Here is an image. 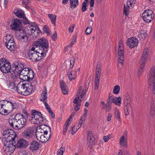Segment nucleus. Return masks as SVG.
Wrapping results in <instances>:
<instances>
[{
    "label": "nucleus",
    "mask_w": 155,
    "mask_h": 155,
    "mask_svg": "<svg viewBox=\"0 0 155 155\" xmlns=\"http://www.w3.org/2000/svg\"><path fill=\"white\" fill-rule=\"evenodd\" d=\"M142 16L145 21L147 23H149L154 18V14L152 10L147 9L143 12Z\"/></svg>",
    "instance_id": "4468645a"
},
{
    "label": "nucleus",
    "mask_w": 155,
    "mask_h": 155,
    "mask_svg": "<svg viewBox=\"0 0 155 155\" xmlns=\"http://www.w3.org/2000/svg\"><path fill=\"white\" fill-rule=\"evenodd\" d=\"M126 99L125 102V105H127L129 107H130V99H129V97L128 96L127 97L126 96V97L125 98V100Z\"/></svg>",
    "instance_id": "8fccbe9b"
},
{
    "label": "nucleus",
    "mask_w": 155,
    "mask_h": 155,
    "mask_svg": "<svg viewBox=\"0 0 155 155\" xmlns=\"http://www.w3.org/2000/svg\"><path fill=\"white\" fill-rule=\"evenodd\" d=\"M28 145V142L24 139H21L17 142V147L18 148L26 147Z\"/></svg>",
    "instance_id": "a878e982"
},
{
    "label": "nucleus",
    "mask_w": 155,
    "mask_h": 155,
    "mask_svg": "<svg viewBox=\"0 0 155 155\" xmlns=\"http://www.w3.org/2000/svg\"><path fill=\"white\" fill-rule=\"evenodd\" d=\"M148 83L151 86L153 92L155 94V67L153 66L151 68L148 78Z\"/></svg>",
    "instance_id": "9d476101"
},
{
    "label": "nucleus",
    "mask_w": 155,
    "mask_h": 155,
    "mask_svg": "<svg viewBox=\"0 0 155 155\" xmlns=\"http://www.w3.org/2000/svg\"><path fill=\"white\" fill-rule=\"evenodd\" d=\"M68 126H64V127L63 128V134L64 135L66 132H67V130L68 129Z\"/></svg>",
    "instance_id": "69168bd1"
},
{
    "label": "nucleus",
    "mask_w": 155,
    "mask_h": 155,
    "mask_svg": "<svg viewBox=\"0 0 155 155\" xmlns=\"http://www.w3.org/2000/svg\"><path fill=\"white\" fill-rule=\"evenodd\" d=\"M147 36V34L145 31L142 30L140 31L138 37L140 40H143L146 38Z\"/></svg>",
    "instance_id": "2f4dec72"
},
{
    "label": "nucleus",
    "mask_w": 155,
    "mask_h": 155,
    "mask_svg": "<svg viewBox=\"0 0 155 155\" xmlns=\"http://www.w3.org/2000/svg\"><path fill=\"white\" fill-rule=\"evenodd\" d=\"M114 116L118 121H120V113L117 108L115 107L114 109Z\"/></svg>",
    "instance_id": "58836bf2"
},
{
    "label": "nucleus",
    "mask_w": 155,
    "mask_h": 155,
    "mask_svg": "<svg viewBox=\"0 0 155 155\" xmlns=\"http://www.w3.org/2000/svg\"><path fill=\"white\" fill-rule=\"evenodd\" d=\"M9 101H0V110H2V108L4 107V106L6 105V104H7V102Z\"/></svg>",
    "instance_id": "09e8293b"
},
{
    "label": "nucleus",
    "mask_w": 155,
    "mask_h": 155,
    "mask_svg": "<svg viewBox=\"0 0 155 155\" xmlns=\"http://www.w3.org/2000/svg\"><path fill=\"white\" fill-rule=\"evenodd\" d=\"M6 105L4 106V107L0 110V113L3 115H7L11 113L13 110L17 107L16 103L14 101H10L7 102Z\"/></svg>",
    "instance_id": "39448f33"
},
{
    "label": "nucleus",
    "mask_w": 155,
    "mask_h": 155,
    "mask_svg": "<svg viewBox=\"0 0 155 155\" xmlns=\"http://www.w3.org/2000/svg\"><path fill=\"white\" fill-rule=\"evenodd\" d=\"M155 114V107L154 106H151L150 111V114L152 117H153Z\"/></svg>",
    "instance_id": "49530a36"
},
{
    "label": "nucleus",
    "mask_w": 155,
    "mask_h": 155,
    "mask_svg": "<svg viewBox=\"0 0 155 155\" xmlns=\"http://www.w3.org/2000/svg\"><path fill=\"white\" fill-rule=\"evenodd\" d=\"M0 69L4 73L9 72L11 69V65L9 62L5 58L0 59Z\"/></svg>",
    "instance_id": "f8f14e48"
},
{
    "label": "nucleus",
    "mask_w": 155,
    "mask_h": 155,
    "mask_svg": "<svg viewBox=\"0 0 155 155\" xmlns=\"http://www.w3.org/2000/svg\"><path fill=\"white\" fill-rule=\"evenodd\" d=\"M87 144L89 145H91V148L92 145L95 144L96 143L95 138L93 135V132L91 131H88L87 133Z\"/></svg>",
    "instance_id": "4be33fe9"
},
{
    "label": "nucleus",
    "mask_w": 155,
    "mask_h": 155,
    "mask_svg": "<svg viewBox=\"0 0 155 155\" xmlns=\"http://www.w3.org/2000/svg\"><path fill=\"white\" fill-rule=\"evenodd\" d=\"M33 70L28 68H24L19 74L20 78L24 81H31L34 77Z\"/></svg>",
    "instance_id": "20e7f679"
},
{
    "label": "nucleus",
    "mask_w": 155,
    "mask_h": 155,
    "mask_svg": "<svg viewBox=\"0 0 155 155\" xmlns=\"http://www.w3.org/2000/svg\"><path fill=\"white\" fill-rule=\"evenodd\" d=\"M112 98H111V99H108L107 101V104H108L109 105H111V104L113 103Z\"/></svg>",
    "instance_id": "338daca9"
},
{
    "label": "nucleus",
    "mask_w": 155,
    "mask_h": 155,
    "mask_svg": "<svg viewBox=\"0 0 155 155\" xmlns=\"http://www.w3.org/2000/svg\"><path fill=\"white\" fill-rule=\"evenodd\" d=\"M5 44L7 48L11 51L14 50L15 48V43L14 40H11Z\"/></svg>",
    "instance_id": "bb28decb"
},
{
    "label": "nucleus",
    "mask_w": 155,
    "mask_h": 155,
    "mask_svg": "<svg viewBox=\"0 0 155 155\" xmlns=\"http://www.w3.org/2000/svg\"><path fill=\"white\" fill-rule=\"evenodd\" d=\"M11 40H14L13 38L12 35H7L3 38V41L5 44L7 43Z\"/></svg>",
    "instance_id": "ea45409f"
},
{
    "label": "nucleus",
    "mask_w": 155,
    "mask_h": 155,
    "mask_svg": "<svg viewBox=\"0 0 155 155\" xmlns=\"http://www.w3.org/2000/svg\"><path fill=\"white\" fill-rule=\"evenodd\" d=\"M64 149L62 148H60L57 152V155H63Z\"/></svg>",
    "instance_id": "4d7b16f0"
},
{
    "label": "nucleus",
    "mask_w": 155,
    "mask_h": 155,
    "mask_svg": "<svg viewBox=\"0 0 155 155\" xmlns=\"http://www.w3.org/2000/svg\"><path fill=\"white\" fill-rule=\"evenodd\" d=\"M83 123V120L82 117H81V119L79 121L78 123V124H76L77 126H80V127L81 126V124Z\"/></svg>",
    "instance_id": "0e129e2a"
},
{
    "label": "nucleus",
    "mask_w": 155,
    "mask_h": 155,
    "mask_svg": "<svg viewBox=\"0 0 155 155\" xmlns=\"http://www.w3.org/2000/svg\"><path fill=\"white\" fill-rule=\"evenodd\" d=\"M34 131L33 127H27L23 133V136L25 138H29L32 137Z\"/></svg>",
    "instance_id": "5701e85b"
},
{
    "label": "nucleus",
    "mask_w": 155,
    "mask_h": 155,
    "mask_svg": "<svg viewBox=\"0 0 155 155\" xmlns=\"http://www.w3.org/2000/svg\"><path fill=\"white\" fill-rule=\"evenodd\" d=\"M60 86L61 89L66 87L65 83L63 82H60Z\"/></svg>",
    "instance_id": "680f3d73"
},
{
    "label": "nucleus",
    "mask_w": 155,
    "mask_h": 155,
    "mask_svg": "<svg viewBox=\"0 0 155 155\" xmlns=\"http://www.w3.org/2000/svg\"><path fill=\"white\" fill-rule=\"evenodd\" d=\"M47 92L46 87H44V91H43L41 96V101L45 102H47Z\"/></svg>",
    "instance_id": "cd10ccee"
},
{
    "label": "nucleus",
    "mask_w": 155,
    "mask_h": 155,
    "mask_svg": "<svg viewBox=\"0 0 155 155\" xmlns=\"http://www.w3.org/2000/svg\"><path fill=\"white\" fill-rule=\"evenodd\" d=\"M31 0H23L22 2L23 4L26 5L30 2Z\"/></svg>",
    "instance_id": "bf43d9fd"
},
{
    "label": "nucleus",
    "mask_w": 155,
    "mask_h": 155,
    "mask_svg": "<svg viewBox=\"0 0 155 155\" xmlns=\"http://www.w3.org/2000/svg\"><path fill=\"white\" fill-rule=\"evenodd\" d=\"M101 63L99 62L97 63L96 71V75L95 81V90L98 89L99 86L100 74L101 71Z\"/></svg>",
    "instance_id": "ddd939ff"
},
{
    "label": "nucleus",
    "mask_w": 155,
    "mask_h": 155,
    "mask_svg": "<svg viewBox=\"0 0 155 155\" xmlns=\"http://www.w3.org/2000/svg\"><path fill=\"white\" fill-rule=\"evenodd\" d=\"M124 48L123 42L122 40H120L119 42L118 48V55L119 62L123 64L124 60Z\"/></svg>",
    "instance_id": "2eb2a0df"
},
{
    "label": "nucleus",
    "mask_w": 155,
    "mask_h": 155,
    "mask_svg": "<svg viewBox=\"0 0 155 155\" xmlns=\"http://www.w3.org/2000/svg\"><path fill=\"white\" fill-rule=\"evenodd\" d=\"M149 54V49L148 48H145L143 52L141 57V61H147V58Z\"/></svg>",
    "instance_id": "473e14b6"
},
{
    "label": "nucleus",
    "mask_w": 155,
    "mask_h": 155,
    "mask_svg": "<svg viewBox=\"0 0 155 155\" xmlns=\"http://www.w3.org/2000/svg\"><path fill=\"white\" fill-rule=\"evenodd\" d=\"M74 27V25H72L68 29L69 31L70 32H72L73 31V28Z\"/></svg>",
    "instance_id": "774afa93"
},
{
    "label": "nucleus",
    "mask_w": 155,
    "mask_h": 155,
    "mask_svg": "<svg viewBox=\"0 0 155 155\" xmlns=\"http://www.w3.org/2000/svg\"><path fill=\"white\" fill-rule=\"evenodd\" d=\"M138 42V39L134 37L128 39L127 41V45L130 48H134L137 46Z\"/></svg>",
    "instance_id": "aec40b11"
},
{
    "label": "nucleus",
    "mask_w": 155,
    "mask_h": 155,
    "mask_svg": "<svg viewBox=\"0 0 155 155\" xmlns=\"http://www.w3.org/2000/svg\"><path fill=\"white\" fill-rule=\"evenodd\" d=\"M141 63L138 70V73L139 74H141L144 71V68L147 61H141Z\"/></svg>",
    "instance_id": "c9c22d12"
},
{
    "label": "nucleus",
    "mask_w": 155,
    "mask_h": 155,
    "mask_svg": "<svg viewBox=\"0 0 155 155\" xmlns=\"http://www.w3.org/2000/svg\"><path fill=\"white\" fill-rule=\"evenodd\" d=\"M83 87L82 86H80L78 89V91L77 92V97L75 98L77 100H80L81 101L82 99H84L85 98L86 94L87 91L88 90V87L87 88H85L84 90H82Z\"/></svg>",
    "instance_id": "a211bd4d"
},
{
    "label": "nucleus",
    "mask_w": 155,
    "mask_h": 155,
    "mask_svg": "<svg viewBox=\"0 0 155 155\" xmlns=\"http://www.w3.org/2000/svg\"><path fill=\"white\" fill-rule=\"evenodd\" d=\"M48 43L45 39H40L33 44V46L29 49L28 56L32 60L39 61L48 52Z\"/></svg>",
    "instance_id": "f257e3e1"
},
{
    "label": "nucleus",
    "mask_w": 155,
    "mask_h": 155,
    "mask_svg": "<svg viewBox=\"0 0 155 155\" xmlns=\"http://www.w3.org/2000/svg\"><path fill=\"white\" fill-rule=\"evenodd\" d=\"M92 30V28L91 26L88 27L86 29L85 34L86 35H89L91 33Z\"/></svg>",
    "instance_id": "3c124183"
},
{
    "label": "nucleus",
    "mask_w": 155,
    "mask_h": 155,
    "mask_svg": "<svg viewBox=\"0 0 155 155\" xmlns=\"http://www.w3.org/2000/svg\"><path fill=\"white\" fill-rule=\"evenodd\" d=\"M128 132L125 130L122 137L120 139V144L121 147H127V138Z\"/></svg>",
    "instance_id": "6ab92c4d"
},
{
    "label": "nucleus",
    "mask_w": 155,
    "mask_h": 155,
    "mask_svg": "<svg viewBox=\"0 0 155 155\" xmlns=\"http://www.w3.org/2000/svg\"><path fill=\"white\" fill-rule=\"evenodd\" d=\"M44 102V103L45 104V107L46 108L47 110L49 112V111H50V110H51V108H50L49 105L48 104V103L46 102Z\"/></svg>",
    "instance_id": "13d9d810"
},
{
    "label": "nucleus",
    "mask_w": 155,
    "mask_h": 155,
    "mask_svg": "<svg viewBox=\"0 0 155 155\" xmlns=\"http://www.w3.org/2000/svg\"><path fill=\"white\" fill-rule=\"evenodd\" d=\"M112 100L113 101V103H114L117 105L119 106L121 104V99L120 97L113 98Z\"/></svg>",
    "instance_id": "4c0bfd02"
},
{
    "label": "nucleus",
    "mask_w": 155,
    "mask_h": 155,
    "mask_svg": "<svg viewBox=\"0 0 155 155\" xmlns=\"http://www.w3.org/2000/svg\"><path fill=\"white\" fill-rule=\"evenodd\" d=\"M17 134L15 131L11 129H7L3 131L2 142L15 140Z\"/></svg>",
    "instance_id": "6e6552de"
},
{
    "label": "nucleus",
    "mask_w": 155,
    "mask_h": 155,
    "mask_svg": "<svg viewBox=\"0 0 155 155\" xmlns=\"http://www.w3.org/2000/svg\"><path fill=\"white\" fill-rule=\"evenodd\" d=\"M70 6L71 8H75L78 5V0H69Z\"/></svg>",
    "instance_id": "f704fd0d"
},
{
    "label": "nucleus",
    "mask_w": 155,
    "mask_h": 155,
    "mask_svg": "<svg viewBox=\"0 0 155 155\" xmlns=\"http://www.w3.org/2000/svg\"><path fill=\"white\" fill-rule=\"evenodd\" d=\"M48 131L47 130H43V132L36 130V136L37 139L42 143L46 142L50 139L51 134H50L49 136H48Z\"/></svg>",
    "instance_id": "1a4fd4ad"
},
{
    "label": "nucleus",
    "mask_w": 155,
    "mask_h": 155,
    "mask_svg": "<svg viewBox=\"0 0 155 155\" xmlns=\"http://www.w3.org/2000/svg\"><path fill=\"white\" fill-rule=\"evenodd\" d=\"M81 101L80 100H77L76 98H75L74 99L73 103L76 104L74 107V110L76 111H77L80 109L81 104Z\"/></svg>",
    "instance_id": "c756f323"
},
{
    "label": "nucleus",
    "mask_w": 155,
    "mask_h": 155,
    "mask_svg": "<svg viewBox=\"0 0 155 155\" xmlns=\"http://www.w3.org/2000/svg\"><path fill=\"white\" fill-rule=\"evenodd\" d=\"M24 67L23 64L20 62L14 63L13 66V70L9 74L12 80L15 81H17L19 80V74L24 68Z\"/></svg>",
    "instance_id": "7ed1b4c3"
},
{
    "label": "nucleus",
    "mask_w": 155,
    "mask_h": 155,
    "mask_svg": "<svg viewBox=\"0 0 155 155\" xmlns=\"http://www.w3.org/2000/svg\"><path fill=\"white\" fill-rule=\"evenodd\" d=\"M110 138V135L104 136L103 137V139L105 142H107Z\"/></svg>",
    "instance_id": "5fc2aeb1"
},
{
    "label": "nucleus",
    "mask_w": 155,
    "mask_h": 155,
    "mask_svg": "<svg viewBox=\"0 0 155 155\" xmlns=\"http://www.w3.org/2000/svg\"><path fill=\"white\" fill-rule=\"evenodd\" d=\"M43 31L47 34L48 35H49V29L47 25H45L44 26L43 28Z\"/></svg>",
    "instance_id": "864d4df0"
},
{
    "label": "nucleus",
    "mask_w": 155,
    "mask_h": 155,
    "mask_svg": "<svg viewBox=\"0 0 155 155\" xmlns=\"http://www.w3.org/2000/svg\"><path fill=\"white\" fill-rule=\"evenodd\" d=\"M87 3L83 2L81 7V11L83 12H84L87 9Z\"/></svg>",
    "instance_id": "de8ad7c7"
},
{
    "label": "nucleus",
    "mask_w": 155,
    "mask_h": 155,
    "mask_svg": "<svg viewBox=\"0 0 155 155\" xmlns=\"http://www.w3.org/2000/svg\"><path fill=\"white\" fill-rule=\"evenodd\" d=\"M3 143L4 145L3 149L5 153L7 155H10L15 149V140L8 142H5V140L4 141Z\"/></svg>",
    "instance_id": "423d86ee"
},
{
    "label": "nucleus",
    "mask_w": 155,
    "mask_h": 155,
    "mask_svg": "<svg viewBox=\"0 0 155 155\" xmlns=\"http://www.w3.org/2000/svg\"><path fill=\"white\" fill-rule=\"evenodd\" d=\"M120 88L118 85L115 86L113 89V93L115 94H118L120 91Z\"/></svg>",
    "instance_id": "37998d69"
},
{
    "label": "nucleus",
    "mask_w": 155,
    "mask_h": 155,
    "mask_svg": "<svg viewBox=\"0 0 155 155\" xmlns=\"http://www.w3.org/2000/svg\"><path fill=\"white\" fill-rule=\"evenodd\" d=\"M130 107H129L127 105H125L124 107V110L125 114L126 116H127L129 114V112L130 111Z\"/></svg>",
    "instance_id": "c03bdc74"
},
{
    "label": "nucleus",
    "mask_w": 155,
    "mask_h": 155,
    "mask_svg": "<svg viewBox=\"0 0 155 155\" xmlns=\"http://www.w3.org/2000/svg\"><path fill=\"white\" fill-rule=\"evenodd\" d=\"M23 18L24 23L25 24H27L29 23V21L28 19L25 17H24Z\"/></svg>",
    "instance_id": "e2e57ef3"
},
{
    "label": "nucleus",
    "mask_w": 155,
    "mask_h": 155,
    "mask_svg": "<svg viewBox=\"0 0 155 155\" xmlns=\"http://www.w3.org/2000/svg\"><path fill=\"white\" fill-rule=\"evenodd\" d=\"M76 38H74L72 40L71 42L70 45L69 46V47H71L74 44V43H75L76 41Z\"/></svg>",
    "instance_id": "052dcab7"
},
{
    "label": "nucleus",
    "mask_w": 155,
    "mask_h": 155,
    "mask_svg": "<svg viewBox=\"0 0 155 155\" xmlns=\"http://www.w3.org/2000/svg\"><path fill=\"white\" fill-rule=\"evenodd\" d=\"M76 76V71H73L71 72L68 75V78L70 81L74 79Z\"/></svg>",
    "instance_id": "a19ab883"
},
{
    "label": "nucleus",
    "mask_w": 155,
    "mask_h": 155,
    "mask_svg": "<svg viewBox=\"0 0 155 155\" xmlns=\"http://www.w3.org/2000/svg\"><path fill=\"white\" fill-rule=\"evenodd\" d=\"M31 115L30 116V120L34 124H41L44 121V118L40 112L35 110H32Z\"/></svg>",
    "instance_id": "0eeeda50"
},
{
    "label": "nucleus",
    "mask_w": 155,
    "mask_h": 155,
    "mask_svg": "<svg viewBox=\"0 0 155 155\" xmlns=\"http://www.w3.org/2000/svg\"><path fill=\"white\" fill-rule=\"evenodd\" d=\"M25 31L26 34L35 36L38 35L40 31L38 27L36 25H35L34 23L29 25Z\"/></svg>",
    "instance_id": "9b49d317"
},
{
    "label": "nucleus",
    "mask_w": 155,
    "mask_h": 155,
    "mask_svg": "<svg viewBox=\"0 0 155 155\" xmlns=\"http://www.w3.org/2000/svg\"><path fill=\"white\" fill-rule=\"evenodd\" d=\"M28 37L26 35L21 36L19 38V41L23 42H27L28 41Z\"/></svg>",
    "instance_id": "a18cd8bd"
},
{
    "label": "nucleus",
    "mask_w": 155,
    "mask_h": 155,
    "mask_svg": "<svg viewBox=\"0 0 155 155\" xmlns=\"http://www.w3.org/2000/svg\"><path fill=\"white\" fill-rule=\"evenodd\" d=\"M75 58H71L70 60V67L71 68H73L74 64Z\"/></svg>",
    "instance_id": "603ef678"
},
{
    "label": "nucleus",
    "mask_w": 155,
    "mask_h": 155,
    "mask_svg": "<svg viewBox=\"0 0 155 155\" xmlns=\"http://www.w3.org/2000/svg\"><path fill=\"white\" fill-rule=\"evenodd\" d=\"M21 23L20 20L17 19H15L12 22L10 28L14 31H20L21 29Z\"/></svg>",
    "instance_id": "f3484780"
},
{
    "label": "nucleus",
    "mask_w": 155,
    "mask_h": 155,
    "mask_svg": "<svg viewBox=\"0 0 155 155\" xmlns=\"http://www.w3.org/2000/svg\"><path fill=\"white\" fill-rule=\"evenodd\" d=\"M16 118L18 121V128H21L24 127L26 123L27 120L25 116L17 114H16Z\"/></svg>",
    "instance_id": "dca6fc26"
},
{
    "label": "nucleus",
    "mask_w": 155,
    "mask_h": 155,
    "mask_svg": "<svg viewBox=\"0 0 155 155\" xmlns=\"http://www.w3.org/2000/svg\"><path fill=\"white\" fill-rule=\"evenodd\" d=\"M80 127V126H77L76 124L74 125L72 127L71 134H74Z\"/></svg>",
    "instance_id": "79ce46f5"
},
{
    "label": "nucleus",
    "mask_w": 155,
    "mask_h": 155,
    "mask_svg": "<svg viewBox=\"0 0 155 155\" xmlns=\"http://www.w3.org/2000/svg\"><path fill=\"white\" fill-rule=\"evenodd\" d=\"M36 84L37 81L35 80L33 81H27L25 83L20 81L15 89L19 93L24 96L28 95L36 90Z\"/></svg>",
    "instance_id": "f03ea898"
},
{
    "label": "nucleus",
    "mask_w": 155,
    "mask_h": 155,
    "mask_svg": "<svg viewBox=\"0 0 155 155\" xmlns=\"http://www.w3.org/2000/svg\"><path fill=\"white\" fill-rule=\"evenodd\" d=\"M11 79L12 80V81L13 82H11L9 81L7 82V85L9 89H15V90H16V87H15V86L16 84V82H18L19 81V80L17 81H15L13 80H12V79Z\"/></svg>",
    "instance_id": "7c9ffc66"
},
{
    "label": "nucleus",
    "mask_w": 155,
    "mask_h": 155,
    "mask_svg": "<svg viewBox=\"0 0 155 155\" xmlns=\"http://www.w3.org/2000/svg\"><path fill=\"white\" fill-rule=\"evenodd\" d=\"M61 91L64 94H67L68 93V90L67 87L61 89Z\"/></svg>",
    "instance_id": "6e6d98bb"
},
{
    "label": "nucleus",
    "mask_w": 155,
    "mask_h": 155,
    "mask_svg": "<svg viewBox=\"0 0 155 155\" xmlns=\"http://www.w3.org/2000/svg\"><path fill=\"white\" fill-rule=\"evenodd\" d=\"M100 104L102 109L107 112H109L111 109V105L108 104H105L104 101H101Z\"/></svg>",
    "instance_id": "c85d7f7f"
},
{
    "label": "nucleus",
    "mask_w": 155,
    "mask_h": 155,
    "mask_svg": "<svg viewBox=\"0 0 155 155\" xmlns=\"http://www.w3.org/2000/svg\"><path fill=\"white\" fill-rule=\"evenodd\" d=\"M48 16L52 24L54 25H55V22L56 19V16L51 14H48Z\"/></svg>",
    "instance_id": "e433bc0d"
},
{
    "label": "nucleus",
    "mask_w": 155,
    "mask_h": 155,
    "mask_svg": "<svg viewBox=\"0 0 155 155\" xmlns=\"http://www.w3.org/2000/svg\"><path fill=\"white\" fill-rule=\"evenodd\" d=\"M135 3L134 1L132 0H128L126 4H124V14L126 16H127L129 13L130 6L131 7Z\"/></svg>",
    "instance_id": "412c9836"
},
{
    "label": "nucleus",
    "mask_w": 155,
    "mask_h": 155,
    "mask_svg": "<svg viewBox=\"0 0 155 155\" xmlns=\"http://www.w3.org/2000/svg\"><path fill=\"white\" fill-rule=\"evenodd\" d=\"M14 13L19 18H24L25 17L24 12L21 10H17L15 11Z\"/></svg>",
    "instance_id": "72a5a7b5"
},
{
    "label": "nucleus",
    "mask_w": 155,
    "mask_h": 155,
    "mask_svg": "<svg viewBox=\"0 0 155 155\" xmlns=\"http://www.w3.org/2000/svg\"><path fill=\"white\" fill-rule=\"evenodd\" d=\"M9 123L10 126L13 128H18V121L16 118V115L14 117L12 116L10 117L9 120Z\"/></svg>",
    "instance_id": "393cba45"
},
{
    "label": "nucleus",
    "mask_w": 155,
    "mask_h": 155,
    "mask_svg": "<svg viewBox=\"0 0 155 155\" xmlns=\"http://www.w3.org/2000/svg\"><path fill=\"white\" fill-rule=\"evenodd\" d=\"M39 145L38 142L33 141L31 142L30 145L29 149L33 152H35L39 149Z\"/></svg>",
    "instance_id": "b1692460"
}]
</instances>
